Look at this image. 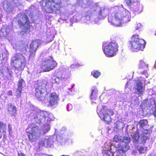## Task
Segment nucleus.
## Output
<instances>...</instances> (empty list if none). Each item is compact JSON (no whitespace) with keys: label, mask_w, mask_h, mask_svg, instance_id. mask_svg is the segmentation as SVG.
I'll use <instances>...</instances> for the list:
<instances>
[{"label":"nucleus","mask_w":156,"mask_h":156,"mask_svg":"<svg viewBox=\"0 0 156 156\" xmlns=\"http://www.w3.org/2000/svg\"><path fill=\"white\" fill-rule=\"evenodd\" d=\"M114 141L119 143L118 146L106 143L103 146L102 153L103 156H126L125 152L130 148L129 143L130 141L129 137H122L115 135L113 138Z\"/></svg>","instance_id":"1"},{"label":"nucleus","mask_w":156,"mask_h":156,"mask_svg":"<svg viewBox=\"0 0 156 156\" xmlns=\"http://www.w3.org/2000/svg\"><path fill=\"white\" fill-rule=\"evenodd\" d=\"M51 121H49L42 123L43 126L40 130L38 127L33 124H30L26 129V132L29 140L31 142L35 141L41 136L48 132L50 130V122Z\"/></svg>","instance_id":"2"},{"label":"nucleus","mask_w":156,"mask_h":156,"mask_svg":"<svg viewBox=\"0 0 156 156\" xmlns=\"http://www.w3.org/2000/svg\"><path fill=\"white\" fill-rule=\"evenodd\" d=\"M130 12L127 10L121 11L117 8L108 17V22L115 27H120L122 23H126L130 20Z\"/></svg>","instance_id":"3"},{"label":"nucleus","mask_w":156,"mask_h":156,"mask_svg":"<svg viewBox=\"0 0 156 156\" xmlns=\"http://www.w3.org/2000/svg\"><path fill=\"white\" fill-rule=\"evenodd\" d=\"M30 114L32 119L36 123L41 125L42 123L53 120L55 118L53 115L47 112L41 111L34 107ZM31 112V111H30Z\"/></svg>","instance_id":"4"},{"label":"nucleus","mask_w":156,"mask_h":156,"mask_svg":"<svg viewBox=\"0 0 156 156\" xmlns=\"http://www.w3.org/2000/svg\"><path fill=\"white\" fill-rule=\"evenodd\" d=\"M26 63V58L22 54L16 53L11 58V65L14 68L15 70H23Z\"/></svg>","instance_id":"5"},{"label":"nucleus","mask_w":156,"mask_h":156,"mask_svg":"<svg viewBox=\"0 0 156 156\" xmlns=\"http://www.w3.org/2000/svg\"><path fill=\"white\" fill-rule=\"evenodd\" d=\"M118 45L115 41L109 42H103L102 49L104 53L107 57H112L115 56L118 51Z\"/></svg>","instance_id":"6"},{"label":"nucleus","mask_w":156,"mask_h":156,"mask_svg":"<svg viewBox=\"0 0 156 156\" xmlns=\"http://www.w3.org/2000/svg\"><path fill=\"white\" fill-rule=\"evenodd\" d=\"M130 44L131 49L133 51H137L143 50L146 42L144 40L140 39L138 35H134L131 38Z\"/></svg>","instance_id":"7"},{"label":"nucleus","mask_w":156,"mask_h":156,"mask_svg":"<svg viewBox=\"0 0 156 156\" xmlns=\"http://www.w3.org/2000/svg\"><path fill=\"white\" fill-rule=\"evenodd\" d=\"M45 3V5H42V6L45 7L46 12L49 13L59 10L62 4L61 0H46Z\"/></svg>","instance_id":"8"},{"label":"nucleus","mask_w":156,"mask_h":156,"mask_svg":"<svg viewBox=\"0 0 156 156\" xmlns=\"http://www.w3.org/2000/svg\"><path fill=\"white\" fill-rule=\"evenodd\" d=\"M101 106L99 105L97 107V113L100 117L104 120L107 123H108L111 120L110 115H112L113 112L111 109L108 110L106 107L102 106L101 109Z\"/></svg>","instance_id":"9"},{"label":"nucleus","mask_w":156,"mask_h":156,"mask_svg":"<svg viewBox=\"0 0 156 156\" xmlns=\"http://www.w3.org/2000/svg\"><path fill=\"white\" fill-rule=\"evenodd\" d=\"M47 85L45 83L40 81H37L35 85V96L38 101H42L45 99L44 93L47 91Z\"/></svg>","instance_id":"10"},{"label":"nucleus","mask_w":156,"mask_h":156,"mask_svg":"<svg viewBox=\"0 0 156 156\" xmlns=\"http://www.w3.org/2000/svg\"><path fill=\"white\" fill-rule=\"evenodd\" d=\"M57 66V63L51 56L45 58L41 63V68L44 71H49Z\"/></svg>","instance_id":"11"},{"label":"nucleus","mask_w":156,"mask_h":156,"mask_svg":"<svg viewBox=\"0 0 156 156\" xmlns=\"http://www.w3.org/2000/svg\"><path fill=\"white\" fill-rule=\"evenodd\" d=\"M71 71L67 67L63 66L55 71L56 75L58 76L62 81H65L69 78L70 75Z\"/></svg>","instance_id":"12"},{"label":"nucleus","mask_w":156,"mask_h":156,"mask_svg":"<svg viewBox=\"0 0 156 156\" xmlns=\"http://www.w3.org/2000/svg\"><path fill=\"white\" fill-rule=\"evenodd\" d=\"M142 74V76L139 78H137L135 80L136 83H135V89L137 90V92L139 94H142L143 93V84L145 83L146 81L145 78L147 77L145 76L144 73H140Z\"/></svg>","instance_id":"13"},{"label":"nucleus","mask_w":156,"mask_h":156,"mask_svg":"<svg viewBox=\"0 0 156 156\" xmlns=\"http://www.w3.org/2000/svg\"><path fill=\"white\" fill-rule=\"evenodd\" d=\"M131 136L133 142L135 145V147L139 153H145L147 150V147H144L141 146H137V145L139 138L138 133L137 132L133 133L131 134Z\"/></svg>","instance_id":"14"},{"label":"nucleus","mask_w":156,"mask_h":156,"mask_svg":"<svg viewBox=\"0 0 156 156\" xmlns=\"http://www.w3.org/2000/svg\"><path fill=\"white\" fill-rule=\"evenodd\" d=\"M53 140L51 136H47L39 142L40 146L51 147L53 146Z\"/></svg>","instance_id":"15"},{"label":"nucleus","mask_w":156,"mask_h":156,"mask_svg":"<svg viewBox=\"0 0 156 156\" xmlns=\"http://www.w3.org/2000/svg\"><path fill=\"white\" fill-rule=\"evenodd\" d=\"M138 69V73H144L146 77H148V76L147 73L148 65L146 64L142 60H140L139 61Z\"/></svg>","instance_id":"16"},{"label":"nucleus","mask_w":156,"mask_h":156,"mask_svg":"<svg viewBox=\"0 0 156 156\" xmlns=\"http://www.w3.org/2000/svg\"><path fill=\"white\" fill-rule=\"evenodd\" d=\"M42 42L40 40H37L33 41L30 45V57L34 56L36 51L38 47Z\"/></svg>","instance_id":"17"},{"label":"nucleus","mask_w":156,"mask_h":156,"mask_svg":"<svg viewBox=\"0 0 156 156\" xmlns=\"http://www.w3.org/2000/svg\"><path fill=\"white\" fill-rule=\"evenodd\" d=\"M17 22L20 27H27L30 23L29 19L25 13L21 15V19Z\"/></svg>","instance_id":"18"},{"label":"nucleus","mask_w":156,"mask_h":156,"mask_svg":"<svg viewBox=\"0 0 156 156\" xmlns=\"http://www.w3.org/2000/svg\"><path fill=\"white\" fill-rule=\"evenodd\" d=\"M49 106L57 105L59 101V98L57 94L55 93H52L50 94L49 98Z\"/></svg>","instance_id":"19"},{"label":"nucleus","mask_w":156,"mask_h":156,"mask_svg":"<svg viewBox=\"0 0 156 156\" xmlns=\"http://www.w3.org/2000/svg\"><path fill=\"white\" fill-rule=\"evenodd\" d=\"M25 83L24 80L23 79H20L18 82V87L15 93L17 98L20 97V94L22 90L23 86Z\"/></svg>","instance_id":"20"},{"label":"nucleus","mask_w":156,"mask_h":156,"mask_svg":"<svg viewBox=\"0 0 156 156\" xmlns=\"http://www.w3.org/2000/svg\"><path fill=\"white\" fill-rule=\"evenodd\" d=\"M12 44V45L13 47V48L17 51H22V52L25 53H26V49L28 48V46L27 44L26 45H25V46H23V47L22 45L20 44V45L19 44L20 43V42L17 43V44H14L12 43L11 42Z\"/></svg>","instance_id":"21"},{"label":"nucleus","mask_w":156,"mask_h":156,"mask_svg":"<svg viewBox=\"0 0 156 156\" xmlns=\"http://www.w3.org/2000/svg\"><path fill=\"white\" fill-rule=\"evenodd\" d=\"M55 30H47L46 32L47 42H49L53 40L55 35L56 34Z\"/></svg>","instance_id":"22"},{"label":"nucleus","mask_w":156,"mask_h":156,"mask_svg":"<svg viewBox=\"0 0 156 156\" xmlns=\"http://www.w3.org/2000/svg\"><path fill=\"white\" fill-rule=\"evenodd\" d=\"M16 108L15 106L12 105L11 104L8 105V109L9 113L12 115L15 114L16 112Z\"/></svg>","instance_id":"23"},{"label":"nucleus","mask_w":156,"mask_h":156,"mask_svg":"<svg viewBox=\"0 0 156 156\" xmlns=\"http://www.w3.org/2000/svg\"><path fill=\"white\" fill-rule=\"evenodd\" d=\"M61 81H62V80H61L60 76L57 75H56V76L52 77L51 80V82L53 83H59Z\"/></svg>","instance_id":"24"},{"label":"nucleus","mask_w":156,"mask_h":156,"mask_svg":"<svg viewBox=\"0 0 156 156\" xmlns=\"http://www.w3.org/2000/svg\"><path fill=\"white\" fill-rule=\"evenodd\" d=\"M148 122L147 120L145 119L141 120L139 122V124L140 129H144L146 126H147Z\"/></svg>","instance_id":"25"},{"label":"nucleus","mask_w":156,"mask_h":156,"mask_svg":"<svg viewBox=\"0 0 156 156\" xmlns=\"http://www.w3.org/2000/svg\"><path fill=\"white\" fill-rule=\"evenodd\" d=\"M97 89L95 87L92 88V92L90 96L91 99H95L97 97Z\"/></svg>","instance_id":"26"},{"label":"nucleus","mask_w":156,"mask_h":156,"mask_svg":"<svg viewBox=\"0 0 156 156\" xmlns=\"http://www.w3.org/2000/svg\"><path fill=\"white\" fill-rule=\"evenodd\" d=\"M0 30V36L1 37H7L9 36V34L7 33L8 32L7 30Z\"/></svg>","instance_id":"27"},{"label":"nucleus","mask_w":156,"mask_h":156,"mask_svg":"<svg viewBox=\"0 0 156 156\" xmlns=\"http://www.w3.org/2000/svg\"><path fill=\"white\" fill-rule=\"evenodd\" d=\"M91 74L94 77L97 78L101 75V73L97 70H94L91 72Z\"/></svg>","instance_id":"28"},{"label":"nucleus","mask_w":156,"mask_h":156,"mask_svg":"<svg viewBox=\"0 0 156 156\" xmlns=\"http://www.w3.org/2000/svg\"><path fill=\"white\" fill-rule=\"evenodd\" d=\"M56 140L58 144L62 145L64 140V138L60 135H58L57 136Z\"/></svg>","instance_id":"29"},{"label":"nucleus","mask_w":156,"mask_h":156,"mask_svg":"<svg viewBox=\"0 0 156 156\" xmlns=\"http://www.w3.org/2000/svg\"><path fill=\"white\" fill-rule=\"evenodd\" d=\"M74 86V84H72L70 87L67 88V92L70 95L73 94L74 93V91L72 90Z\"/></svg>","instance_id":"30"},{"label":"nucleus","mask_w":156,"mask_h":156,"mask_svg":"<svg viewBox=\"0 0 156 156\" xmlns=\"http://www.w3.org/2000/svg\"><path fill=\"white\" fill-rule=\"evenodd\" d=\"M6 124L0 122V130L3 131L4 133L6 132Z\"/></svg>","instance_id":"31"},{"label":"nucleus","mask_w":156,"mask_h":156,"mask_svg":"<svg viewBox=\"0 0 156 156\" xmlns=\"http://www.w3.org/2000/svg\"><path fill=\"white\" fill-rule=\"evenodd\" d=\"M148 137L147 136H142L141 138V143L143 144L145 143Z\"/></svg>","instance_id":"32"},{"label":"nucleus","mask_w":156,"mask_h":156,"mask_svg":"<svg viewBox=\"0 0 156 156\" xmlns=\"http://www.w3.org/2000/svg\"><path fill=\"white\" fill-rule=\"evenodd\" d=\"M80 66V64L77 63H75V64H73L71 65L70 66V69H74Z\"/></svg>","instance_id":"33"},{"label":"nucleus","mask_w":156,"mask_h":156,"mask_svg":"<svg viewBox=\"0 0 156 156\" xmlns=\"http://www.w3.org/2000/svg\"><path fill=\"white\" fill-rule=\"evenodd\" d=\"M7 69L8 71V73L11 76H12V69L10 67H8Z\"/></svg>","instance_id":"34"},{"label":"nucleus","mask_w":156,"mask_h":156,"mask_svg":"<svg viewBox=\"0 0 156 156\" xmlns=\"http://www.w3.org/2000/svg\"><path fill=\"white\" fill-rule=\"evenodd\" d=\"M73 108L72 105L70 104H68L66 106L67 110L68 111H71Z\"/></svg>","instance_id":"35"},{"label":"nucleus","mask_w":156,"mask_h":156,"mask_svg":"<svg viewBox=\"0 0 156 156\" xmlns=\"http://www.w3.org/2000/svg\"><path fill=\"white\" fill-rule=\"evenodd\" d=\"M126 3L129 6H130L132 2L131 0H124Z\"/></svg>","instance_id":"36"},{"label":"nucleus","mask_w":156,"mask_h":156,"mask_svg":"<svg viewBox=\"0 0 156 156\" xmlns=\"http://www.w3.org/2000/svg\"><path fill=\"white\" fill-rule=\"evenodd\" d=\"M152 113L155 117H156V106L153 108L152 110Z\"/></svg>","instance_id":"37"},{"label":"nucleus","mask_w":156,"mask_h":156,"mask_svg":"<svg viewBox=\"0 0 156 156\" xmlns=\"http://www.w3.org/2000/svg\"><path fill=\"white\" fill-rule=\"evenodd\" d=\"M136 27V29H139L142 28V26L140 23H139L137 24Z\"/></svg>","instance_id":"38"},{"label":"nucleus","mask_w":156,"mask_h":156,"mask_svg":"<svg viewBox=\"0 0 156 156\" xmlns=\"http://www.w3.org/2000/svg\"><path fill=\"white\" fill-rule=\"evenodd\" d=\"M8 128L9 133L10 134L12 132V126L10 124H9Z\"/></svg>","instance_id":"39"},{"label":"nucleus","mask_w":156,"mask_h":156,"mask_svg":"<svg viewBox=\"0 0 156 156\" xmlns=\"http://www.w3.org/2000/svg\"><path fill=\"white\" fill-rule=\"evenodd\" d=\"M5 134L6 132H5L4 133L3 131L0 130V139L2 137V136H3L4 137Z\"/></svg>","instance_id":"40"},{"label":"nucleus","mask_w":156,"mask_h":156,"mask_svg":"<svg viewBox=\"0 0 156 156\" xmlns=\"http://www.w3.org/2000/svg\"><path fill=\"white\" fill-rule=\"evenodd\" d=\"M26 30H22V31L21 32H20V34L21 35H24L26 33V32H27L26 31Z\"/></svg>","instance_id":"41"},{"label":"nucleus","mask_w":156,"mask_h":156,"mask_svg":"<svg viewBox=\"0 0 156 156\" xmlns=\"http://www.w3.org/2000/svg\"><path fill=\"white\" fill-rule=\"evenodd\" d=\"M7 94L9 95H11L12 94V91L10 90L7 92Z\"/></svg>","instance_id":"42"},{"label":"nucleus","mask_w":156,"mask_h":156,"mask_svg":"<svg viewBox=\"0 0 156 156\" xmlns=\"http://www.w3.org/2000/svg\"><path fill=\"white\" fill-rule=\"evenodd\" d=\"M18 156H24V154H23L21 152L18 153Z\"/></svg>","instance_id":"43"},{"label":"nucleus","mask_w":156,"mask_h":156,"mask_svg":"<svg viewBox=\"0 0 156 156\" xmlns=\"http://www.w3.org/2000/svg\"><path fill=\"white\" fill-rule=\"evenodd\" d=\"M121 124L122 125V126L121 128H123L125 127V124L123 122H121Z\"/></svg>","instance_id":"44"},{"label":"nucleus","mask_w":156,"mask_h":156,"mask_svg":"<svg viewBox=\"0 0 156 156\" xmlns=\"http://www.w3.org/2000/svg\"><path fill=\"white\" fill-rule=\"evenodd\" d=\"M133 3L136 2H137L138 0H131Z\"/></svg>","instance_id":"45"},{"label":"nucleus","mask_w":156,"mask_h":156,"mask_svg":"<svg viewBox=\"0 0 156 156\" xmlns=\"http://www.w3.org/2000/svg\"><path fill=\"white\" fill-rule=\"evenodd\" d=\"M40 156H46V155L44 154H41L39 155Z\"/></svg>","instance_id":"46"},{"label":"nucleus","mask_w":156,"mask_h":156,"mask_svg":"<svg viewBox=\"0 0 156 156\" xmlns=\"http://www.w3.org/2000/svg\"><path fill=\"white\" fill-rule=\"evenodd\" d=\"M128 83H129V82H128L126 83V85H125V87L126 88L127 87H128Z\"/></svg>","instance_id":"47"},{"label":"nucleus","mask_w":156,"mask_h":156,"mask_svg":"<svg viewBox=\"0 0 156 156\" xmlns=\"http://www.w3.org/2000/svg\"><path fill=\"white\" fill-rule=\"evenodd\" d=\"M93 103H94V102H93V101H92V104H93ZM95 103H96V102H95Z\"/></svg>","instance_id":"48"},{"label":"nucleus","mask_w":156,"mask_h":156,"mask_svg":"<svg viewBox=\"0 0 156 156\" xmlns=\"http://www.w3.org/2000/svg\"><path fill=\"white\" fill-rule=\"evenodd\" d=\"M149 156H152V155L150 154Z\"/></svg>","instance_id":"49"},{"label":"nucleus","mask_w":156,"mask_h":156,"mask_svg":"<svg viewBox=\"0 0 156 156\" xmlns=\"http://www.w3.org/2000/svg\"><path fill=\"white\" fill-rule=\"evenodd\" d=\"M8 40H9V42H11V41H10V40L9 39H8Z\"/></svg>","instance_id":"50"},{"label":"nucleus","mask_w":156,"mask_h":156,"mask_svg":"<svg viewBox=\"0 0 156 156\" xmlns=\"http://www.w3.org/2000/svg\"><path fill=\"white\" fill-rule=\"evenodd\" d=\"M41 82H42V83H44V82H43L42 81H41ZM46 82H45V83H45V84H46Z\"/></svg>","instance_id":"51"},{"label":"nucleus","mask_w":156,"mask_h":156,"mask_svg":"<svg viewBox=\"0 0 156 156\" xmlns=\"http://www.w3.org/2000/svg\"><path fill=\"white\" fill-rule=\"evenodd\" d=\"M155 35L156 36V32H155Z\"/></svg>","instance_id":"52"},{"label":"nucleus","mask_w":156,"mask_h":156,"mask_svg":"<svg viewBox=\"0 0 156 156\" xmlns=\"http://www.w3.org/2000/svg\"><path fill=\"white\" fill-rule=\"evenodd\" d=\"M48 156H53V155H48Z\"/></svg>","instance_id":"53"}]
</instances>
